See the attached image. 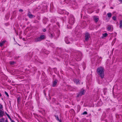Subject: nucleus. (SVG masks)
Listing matches in <instances>:
<instances>
[{
    "mask_svg": "<svg viewBox=\"0 0 122 122\" xmlns=\"http://www.w3.org/2000/svg\"><path fill=\"white\" fill-rule=\"evenodd\" d=\"M107 88H104L103 89V92L104 93V94L105 95H106L107 93Z\"/></svg>",
    "mask_w": 122,
    "mask_h": 122,
    "instance_id": "nucleus-12",
    "label": "nucleus"
},
{
    "mask_svg": "<svg viewBox=\"0 0 122 122\" xmlns=\"http://www.w3.org/2000/svg\"><path fill=\"white\" fill-rule=\"evenodd\" d=\"M57 81L56 80H55L53 82L52 86L53 87H55L56 86V85L57 84Z\"/></svg>",
    "mask_w": 122,
    "mask_h": 122,
    "instance_id": "nucleus-10",
    "label": "nucleus"
},
{
    "mask_svg": "<svg viewBox=\"0 0 122 122\" xmlns=\"http://www.w3.org/2000/svg\"><path fill=\"white\" fill-rule=\"evenodd\" d=\"M7 115L9 119H10L11 121V120H12L11 118L10 117L8 114H7Z\"/></svg>",
    "mask_w": 122,
    "mask_h": 122,
    "instance_id": "nucleus-26",
    "label": "nucleus"
},
{
    "mask_svg": "<svg viewBox=\"0 0 122 122\" xmlns=\"http://www.w3.org/2000/svg\"><path fill=\"white\" fill-rule=\"evenodd\" d=\"M85 93V90L83 89H81L80 92L77 94V97H78L81 96L82 95L84 94Z\"/></svg>",
    "mask_w": 122,
    "mask_h": 122,
    "instance_id": "nucleus-4",
    "label": "nucleus"
},
{
    "mask_svg": "<svg viewBox=\"0 0 122 122\" xmlns=\"http://www.w3.org/2000/svg\"><path fill=\"white\" fill-rule=\"evenodd\" d=\"M100 58H101V59H102V57H100Z\"/></svg>",
    "mask_w": 122,
    "mask_h": 122,
    "instance_id": "nucleus-36",
    "label": "nucleus"
},
{
    "mask_svg": "<svg viewBox=\"0 0 122 122\" xmlns=\"http://www.w3.org/2000/svg\"><path fill=\"white\" fill-rule=\"evenodd\" d=\"M21 100V97H19L17 98V102L18 104H20V101Z\"/></svg>",
    "mask_w": 122,
    "mask_h": 122,
    "instance_id": "nucleus-14",
    "label": "nucleus"
},
{
    "mask_svg": "<svg viewBox=\"0 0 122 122\" xmlns=\"http://www.w3.org/2000/svg\"><path fill=\"white\" fill-rule=\"evenodd\" d=\"M3 108V106L2 105L0 104V109H2Z\"/></svg>",
    "mask_w": 122,
    "mask_h": 122,
    "instance_id": "nucleus-27",
    "label": "nucleus"
},
{
    "mask_svg": "<svg viewBox=\"0 0 122 122\" xmlns=\"http://www.w3.org/2000/svg\"><path fill=\"white\" fill-rule=\"evenodd\" d=\"M112 25H108L107 28V30L108 31H111L113 30V29H112Z\"/></svg>",
    "mask_w": 122,
    "mask_h": 122,
    "instance_id": "nucleus-6",
    "label": "nucleus"
},
{
    "mask_svg": "<svg viewBox=\"0 0 122 122\" xmlns=\"http://www.w3.org/2000/svg\"><path fill=\"white\" fill-rule=\"evenodd\" d=\"M94 20L96 22H97L99 20V18L95 17H94Z\"/></svg>",
    "mask_w": 122,
    "mask_h": 122,
    "instance_id": "nucleus-18",
    "label": "nucleus"
},
{
    "mask_svg": "<svg viewBox=\"0 0 122 122\" xmlns=\"http://www.w3.org/2000/svg\"><path fill=\"white\" fill-rule=\"evenodd\" d=\"M45 39V36L44 35H42L40 37H37L34 39V41L37 42L40 41Z\"/></svg>",
    "mask_w": 122,
    "mask_h": 122,
    "instance_id": "nucleus-2",
    "label": "nucleus"
},
{
    "mask_svg": "<svg viewBox=\"0 0 122 122\" xmlns=\"http://www.w3.org/2000/svg\"><path fill=\"white\" fill-rule=\"evenodd\" d=\"M4 111L0 109V118L2 117L4 115Z\"/></svg>",
    "mask_w": 122,
    "mask_h": 122,
    "instance_id": "nucleus-7",
    "label": "nucleus"
},
{
    "mask_svg": "<svg viewBox=\"0 0 122 122\" xmlns=\"http://www.w3.org/2000/svg\"><path fill=\"white\" fill-rule=\"evenodd\" d=\"M44 94L45 95H46V93H44Z\"/></svg>",
    "mask_w": 122,
    "mask_h": 122,
    "instance_id": "nucleus-37",
    "label": "nucleus"
},
{
    "mask_svg": "<svg viewBox=\"0 0 122 122\" xmlns=\"http://www.w3.org/2000/svg\"><path fill=\"white\" fill-rule=\"evenodd\" d=\"M19 11L21 12H22L23 11V10L22 9H20L19 10Z\"/></svg>",
    "mask_w": 122,
    "mask_h": 122,
    "instance_id": "nucleus-29",
    "label": "nucleus"
},
{
    "mask_svg": "<svg viewBox=\"0 0 122 122\" xmlns=\"http://www.w3.org/2000/svg\"><path fill=\"white\" fill-rule=\"evenodd\" d=\"M55 117L56 119L59 122H61V119H59L58 116V115H55Z\"/></svg>",
    "mask_w": 122,
    "mask_h": 122,
    "instance_id": "nucleus-15",
    "label": "nucleus"
},
{
    "mask_svg": "<svg viewBox=\"0 0 122 122\" xmlns=\"http://www.w3.org/2000/svg\"><path fill=\"white\" fill-rule=\"evenodd\" d=\"M116 40V38H115L114 39V40H113V41L112 42V43L114 44Z\"/></svg>",
    "mask_w": 122,
    "mask_h": 122,
    "instance_id": "nucleus-23",
    "label": "nucleus"
},
{
    "mask_svg": "<svg viewBox=\"0 0 122 122\" xmlns=\"http://www.w3.org/2000/svg\"><path fill=\"white\" fill-rule=\"evenodd\" d=\"M85 40L86 41H88L89 39L90 36V34L88 32L86 33L85 34Z\"/></svg>",
    "mask_w": 122,
    "mask_h": 122,
    "instance_id": "nucleus-5",
    "label": "nucleus"
},
{
    "mask_svg": "<svg viewBox=\"0 0 122 122\" xmlns=\"http://www.w3.org/2000/svg\"><path fill=\"white\" fill-rule=\"evenodd\" d=\"M116 17L115 16H114L112 17V19L114 20H116Z\"/></svg>",
    "mask_w": 122,
    "mask_h": 122,
    "instance_id": "nucleus-22",
    "label": "nucleus"
},
{
    "mask_svg": "<svg viewBox=\"0 0 122 122\" xmlns=\"http://www.w3.org/2000/svg\"><path fill=\"white\" fill-rule=\"evenodd\" d=\"M6 42V40H4L2 41L1 42H0V46L2 47L3 46L4 44Z\"/></svg>",
    "mask_w": 122,
    "mask_h": 122,
    "instance_id": "nucleus-13",
    "label": "nucleus"
},
{
    "mask_svg": "<svg viewBox=\"0 0 122 122\" xmlns=\"http://www.w3.org/2000/svg\"><path fill=\"white\" fill-rule=\"evenodd\" d=\"M73 81L76 84H80V80L76 79H75L73 80Z\"/></svg>",
    "mask_w": 122,
    "mask_h": 122,
    "instance_id": "nucleus-8",
    "label": "nucleus"
},
{
    "mask_svg": "<svg viewBox=\"0 0 122 122\" xmlns=\"http://www.w3.org/2000/svg\"><path fill=\"white\" fill-rule=\"evenodd\" d=\"M43 31L44 32H45L46 31V30L45 29H43Z\"/></svg>",
    "mask_w": 122,
    "mask_h": 122,
    "instance_id": "nucleus-31",
    "label": "nucleus"
},
{
    "mask_svg": "<svg viewBox=\"0 0 122 122\" xmlns=\"http://www.w3.org/2000/svg\"><path fill=\"white\" fill-rule=\"evenodd\" d=\"M104 68L102 66L98 67L97 69V74L102 79L103 78L104 76Z\"/></svg>",
    "mask_w": 122,
    "mask_h": 122,
    "instance_id": "nucleus-1",
    "label": "nucleus"
},
{
    "mask_svg": "<svg viewBox=\"0 0 122 122\" xmlns=\"http://www.w3.org/2000/svg\"><path fill=\"white\" fill-rule=\"evenodd\" d=\"M15 61H10V64L11 65H12L15 63Z\"/></svg>",
    "mask_w": 122,
    "mask_h": 122,
    "instance_id": "nucleus-21",
    "label": "nucleus"
},
{
    "mask_svg": "<svg viewBox=\"0 0 122 122\" xmlns=\"http://www.w3.org/2000/svg\"><path fill=\"white\" fill-rule=\"evenodd\" d=\"M5 94L6 95V96H7V97H9V95L8 93H7V92L6 91H5Z\"/></svg>",
    "mask_w": 122,
    "mask_h": 122,
    "instance_id": "nucleus-24",
    "label": "nucleus"
},
{
    "mask_svg": "<svg viewBox=\"0 0 122 122\" xmlns=\"http://www.w3.org/2000/svg\"><path fill=\"white\" fill-rule=\"evenodd\" d=\"M119 2H122V0H118Z\"/></svg>",
    "mask_w": 122,
    "mask_h": 122,
    "instance_id": "nucleus-33",
    "label": "nucleus"
},
{
    "mask_svg": "<svg viewBox=\"0 0 122 122\" xmlns=\"http://www.w3.org/2000/svg\"><path fill=\"white\" fill-rule=\"evenodd\" d=\"M87 114V112L86 111H85L82 113L83 115Z\"/></svg>",
    "mask_w": 122,
    "mask_h": 122,
    "instance_id": "nucleus-25",
    "label": "nucleus"
},
{
    "mask_svg": "<svg viewBox=\"0 0 122 122\" xmlns=\"http://www.w3.org/2000/svg\"><path fill=\"white\" fill-rule=\"evenodd\" d=\"M110 8H111V9H113V7H111Z\"/></svg>",
    "mask_w": 122,
    "mask_h": 122,
    "instance_id": "nucleus-34",
    "label": "nucleus"
},
{
    "mask_svg": "<svg viewBox=\"0 0 122 122\" xmlns=\"http://www.w3.org/2000/svg\"><path fill=\"white\" fill-rule=\"evenodd\" d=\"M11 122H15L14 120H12L11 121Z\"/></svg>",
    "mask_w": 122,
    "mask_h": 122,
    "instance_id": "nucleus-32",
    "label": "nucleus"
},
{
    "mask_svg": "<svg viewBox=\"0 0 122 122\" xmlns=\"http://www.w3.org/2000/svg\"><path fill=\"white\" fill-rule=\"evenodd\" d=\"M29 54H31V56H30V57H31L32 56V55H33V54H32V53H29Z\"/></svg>",
    "mask_w": 122,
    "mask_h": 122,
    "instance_id": "nucleus-30",
    "label": "nucleus"
},
{
    "mask_svg": "<svg viewBox=\"0 0 122 122\" xmlns=\"http://www.w3.org/2000/svg\"><path fill=\"white\" fill-rule=\"evenodd\" d=\"M107 33H105L103 34V36L104 37H106L107 36Z\"/></svg>",
    "mask_w": 122,
    "mask_h": 122,
    "instance_id": "nucleus-20",
    "label": "nucleus"
},
{
    "mask_svg": "<svg viewBox=\"0 0 122 122\" xmlns=\"http://www.w3.org/2000/svg\"><path fill=\"white\" fill-rule=\"evenodd\" d=\"M28 15L29 18H32L34 16L32 14H31L30 12L28 13Z\"/></svg>",
    "mask_w": 122,
    "mask_h": 122,
    "instance_id": "nucleus-16",
    "label": "nucleus"
},
{
    "mask_svg": "<svg viewBox=\"0 0 122 122\" xmlns=\"http://www.w3.org/2000/svg\"><path fill=\"white\" fill-rule=\"evenodd\" d=\"M0 122H8V121L7 118L5 121V119L2 118L0 119Z\"/></svg>",
    "mask_w": 122,
    "mask_h": 122,
    "instance_id": "nucleus-9",
    "label": "nucleus"
},
{
    "mask_svg": "<svg viewBox=\"0 0 122 122\" xmlns=\"http://www.w3.org/2000/svg\"><path fill=\"white\" fill-rule=\"evenodd\" d=\"M107 15L108 18H111L112 16V14L110 12L108 13L107 14Z\"/></svg>",
    "mask_w": 122,
    "mask_h": 122,
    "instance_id": "nucleus-17",
    "label": "nucleus"
},
{
    "mask_svg": "<svg viewBox=\"0 0 122 122\" xmlns=\"http://www.w3.org/2000/svg\"><path fill=\"white\" fill-rule=\"evenodd\" d=\"M119 27L120 28H122V20H121L120 22V26Z\"/></svg>",
    "mask_w": 122,
    "mask_h": 122,
    "instance_id": "nucleus-19",
    "label": "nucleus"
},
{
    "mask_svg": "<svg viewBox=\"0 0 122 122\" xmlns=\"http://www.w3.org/2000/svg\"><path fill=\"white\" fill-rule=\"evenodd\" d=\"M68 23L71 25L73 24L75 22V19L73 15H70L69 17Z\"/></svg>",
    "mask_w": 122,
    "mask_h": 122,
    "instance_id": "nucleus-3",
    "label": "nucleus"
},
{
    "mask_svg": "<svg viewBox=\"0 0 122 122\" xmlns=\"http://www.w3.org/2000/svg\"><path fill=\"white\" fill-rule=\"evenodd\" d=\"M1 96H2L1 94V93H0V97Z\"/></svg>",
    "mask_w": 122,
    "mask_h": 122,
    "instance_id": "nucleus-35",
    "label": "nucleus"
},
{
    "mask_svg": "<svg viewBox=\"0 0 122 122\" xmlns=\"http://www.w3.org/2000/svg\"><path fill=\"white\" fill-rule=\"evenodd\" d=\"M50 37H51V38H52L53 37V35L52 34H50Z\"/></svg>",
    "mask_w": 122,
    "mask_h": 122,
    "instance_id": "nucleus-28",
    "label": "nucleus"
},
{
    "mask_svg": "<svg viewBox=\"0 0 122 122\" xmlns=\"http://www.w3.org/2000/svg\"><path fill=\"white\" fill-rule=\"evenodd\" d=\"M65 41L66 43L67 44H68L70 43V41H69L67 37H65Z\"/></svg>",
    "mask_w": 122,
    "mask_h": 122,
    "instance_id": "nucleus-11",
    "label": "nucleus"
}]
</instances>
